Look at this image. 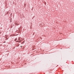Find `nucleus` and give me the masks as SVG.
<instances>
[{"label": "nucleus", "instance_id": "1", "mask_svg": "<svg viewBox=\"0 0 74 74\" xmlns=\"http://www.w3.org/2000/svg\"><path fill=\"white\" fill-rule=\"evenodd\" d=\"M17 40V38H16L15 40H15V41H16V40Z\"/></svg>", "mask_w": 74, "mask_h": 74}]
</instances>
